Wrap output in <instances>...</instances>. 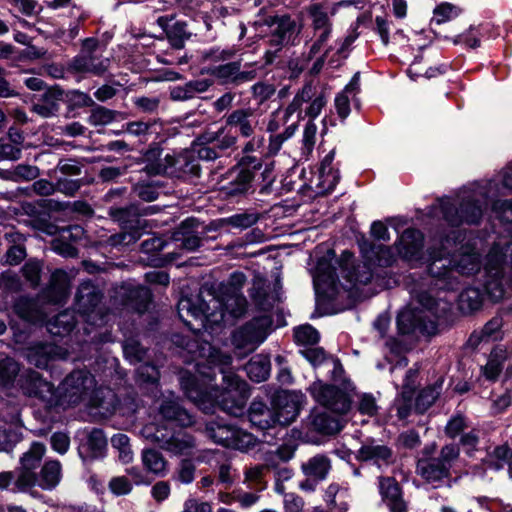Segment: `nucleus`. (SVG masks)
I'll return each mask as SVG.
<instances>
[{"label":"nucleus","instance_id":"nucleus-1","mask_svg":"<svg viewBox=\"0 0 512 512\" xmlns=\"http://www.w3.org/2000/svg\"><path fill=\"white\" fill-rule=\"evenodd\" d=\"M208 382L185 370L180 376V387L184 395L204 414L214 415L217 411L228 416L238 417L244 414L250 397V386L236 373L222 375L223 387L213 384L214 371L203 373Z\"/></svg>","mask_w":512,"mask_h":512},{"label":"nucleus","instance_id":"nucleus-2","mask_svg":"<svg viewBox=\"0 0 512 512\" xmlns=\"http://www.w3.org/2000/svg\"><path fill=\"white\" fill-rule=\"evenodd\" d=\"M246 281L243 272L234 271L227 281L217 285L205 283L195 300L191 297L180 300L179 310L186 308L188 314L196 319L209 313L211 316L219 314L218 322L223 327L234 326L248 311L249 303L242 292Z\"/></svg>","mask_w":512,"mask_h":512},{"label":"nucleus","instance_id":"nucleus-3","mask_svg":"<svg viewBox=\"0 0 512 512\" xmlns=\"http://www.w3.org/2000/svg\"><path fill=\"white\" fill-rule=\"evenodd\" d=\"M278 257L279 253L273 246L267 245L258 249V258L271 264L270 272L274 279L271 286L267 279L266 266H263V272L258 270V347L276 330L271 312L275 304L283 303L285 299L280 273L282 266Z\"/></svg>","mask_w":512,"mask_h":512},{"label":"nucleus","instance_id":"nucleus-4","mask_svg":"<svg viewBox=\"0 0 512 512\" xmlns=\"http://www.w3.org/2000/svg\"><path fill=\"white\" fill-rule=\"evenodd\" d=\"M48 107H40V112L45 117L63 116L65 119L80 116L79 109L90 107L91 113L87 119L92 126L107 125L116 120L120 112L96 104L92 97L79 89L62 91L56 87L45 96Z\"/></svg>","mask_w":512,"mask_h":512},{"label":"nucleus","instance_id":"nucleus-5","mask_svg":"<svg viewBox=\"0 0 512 512\" xmlns=\"http://www.w3.org/2000/svg\"><path fill=\"white\" fill-rule=\"evenodd\" d=\"M296 23L288 14L279 16L277 14L268 15L265 8L258 10V38L271 35L269 40L271 44L279 46L275 51L267 50L264 55L263 66L271 65L281 47L289 42L290 37L295 32Z\"/></svg>","mask_w":512,"mask_h":512},{"label":"nucleus","instance_id":"nucleus-6","mask_svg":"<svg viewBox=\"0 0 512 512\" xmlns=\"http://www.w3.org/2000/svg\"><path fill=\"white\" fill-rule=\"evenodd\" d=\"M341 386L317 379L307 388V391L322 407L335 414L346 415L352 407V398L347 392L352 382L349 378H343Z\"/></svg>","mask_w":512,"mask_h":512},{"label":"nucleus","instance_id":"nucleus-7","mask_svg":"<svg viewBox=\"0 0 512 512\" xmlns=\"http://www.w3.org/2000/svg\"><path fill=\"white\" fill-rule=\"evenodd\" d=\"M108 215L118 224L122 241L128 238L127 243L137 242L150 229L148 220L140 218V202L111 206Z\"/></svg>","mask_w":512,"mask_h":512},{"label":"nucleus","instance_id":"nucleus-8","mask_svg":"<svg viewBox=\"0 0 512 512\" xmlns=\"http://www.w3.org/2000/svg\"><path fill=\"white\" fill-rule=\"evenodd\" d=\"M19 384L25 394L45 402L50 407L60 406L64 403L65 393L62 388L55 387L54 383L48 381L36 370L29 369L22 374Z\"/></svg>","mask_w":512,"mask_h":512},{"label":"nucleus","instance_id":"nucleus-9","mask_svg":"<svg viewBox=\"0 0 512 512\" xmlns=\"http://www.w3.org/2000/svg\"><path fill=\"white\" fill-rule=\"evenodd\" d=\"M251 114L250 109L234 110L227 117L226 125L224 127H221L216 132L206 131L200 136V139L205 141V143L217 141L218 147L221 150H226L235 144L239 125Z\"/></svg>","mask_w":512,"mask_h":512},{"label":"nucleus","instance_id":"nucleus-10","mask_svg":"<svg viewBox=\"0 0 512 512\" xmlns=\"http://www.w3.org/2000/svg\"><path fill=\"white\" fill-rule=\"evenodd\" d=\"M38 294L45 305L63 306L71 294L69 274L62 268L55 269L50 275L48 284Z\"/></svg>","mask_w":512,"mask_h":512},{"label":"nucleus","instance_id":"nucleus-11","mask_svg":"<svg viewBox=\"0 0 512 512\" xmlns=\"http://www.w3.org/2000/svg\"><path fill=\"white\" fill-rule=\"evenodd\" d=\"M258 416L262 415L268 409L270 404L271 414L283 413L285 402H289L292 398H305V394L301 391H289L274 384H266L258 387Z\"/></svg>","mask_w":512,"mask_h":512},{"label":"nucleus","instance_id":"nucleus-12","mask_svg":"<svg viewBox=\"0 0 512 512\" xmlns=\"http://www.w3.org/2000/svg\"><path fill=\"white\" fill-rule=\"evenodd\" d=\"M120 303L134 313L143 315L149 312L154 302L152 290L145 285L123 284L119 291Z\"/></svg>","mask_w":512,"mask_h":512},{"label":"nucleus","instance_id":"nucleus-13","mask_svg":"<svg viewBox=\"0 0 512 512\" xmlns=\"http://www.w3.org/2000/svg\"><path fill=\"white\" fill-rule=\"evenodd\" d=\"M435 252H441L439 248H431L428 250L429 263L427 265V273L433 279V285L439 290L456 291L459 287V279L454 274V270L446 265L440 256H434Z\"/></svg>","mask_w":512,"mask_h":512},{"label":"nucleus","instance_id":"nucleus-14","mask_svg":"<svg viewBox=\"0 0 512 512\" xmlns=\"http://www.w3.org/2000/svg\"><path fill=\"white\" fill-rule=\"evenodd\" d=\"M423 232L415 227L405 229L398 238L397 251L401 258L410 262H422L424 260Z\"/></svg>","mask_w":512,"mask_h":512},{"label":"nucleus","instance_id":"nucleus-15","mask_svg":"<svg viewBox=\"0 0 512 512\" xmlns=\"http://www.w3.org/2000/svg\"><path fill=\"white\" fill-rule=\"evenodd\" d=\"M232 170H237L238 173L236 178L230 182L227 195L230 197L245 195L251 188V183L256 175V157L243 155Z\"/></svg>","mask_w":512,"mask_h":512},{"label":"nucleus","instance_id":"nucleus-16","mask_svg":"<svg viewBox=\"0 0 512 512\" xmlns=\"http://www.w3.org/2000/svg\"><path fill=\"white\" fill-rule=\"evenodd\" d=\"M379 494L390 512H407L408 507L404 500L403 487L393 476L378 477Z\"/></svg>","mask_w":512,"mask_h":512},{"label":"nucleus","instance_id":"nucleus-17","mask_svg":"<svg viewBox=\"0 0 512 512\" xmlns=\"http://www.w3.org/2000/svg\"><path fill=\"white\" fill-rule=\"evenodd\" d=\"M360 253L364 259L380 267H390L395 262L392 249L384 244L369 240L365 234L357 238Z\"/></svg>","mask_w":512,"mask_h":512},{"label":"nucleus","instance_id":"nucleus-18","mask_svg":"<svg viewBox=\"0 0 512 512\" xmlns=\"http://www.w3.org/2000/svg\"><path fill=\"white\" fill-rule=\"evenodd\" d=\"M359 462H373L378 468L395 464L396 458L391 447L387 445H362L355 454Z\"/></svg>","mask_w":512,"mask_h":512},{"label":"nucleus","instance_id":"nucleus-19","mask_svg":"<svg viewBox=\"0 0 512 512\" xmlns=\"http://www.w3.org/2000/svg\"><path fill=\"white\" fill-rule=\"evenodd\" d=\"M397 332L401 336L424 333L427 329L422 311L416 308L402 309L396 317Z\"/></svg>","mask_w":512,"mask_h":512},{"label":"nucleus","instance_id":"nucleus-20","mask_svg":"<svg viewBox=\"0 0 512 512\" xmlns=\"http://www.w3.org/2000/svg\"><path fill=\"white\" fill-rule=\"evenodd\" d=\"M416 471L427 483H439L451 477V465H445L436 458H419Z\"/></svg>","mask_w":512,"mask_h":512},{"label":"nucleus","instance_id":"nucleus-21","mask_svg":"<svg viewBox=\"0 0 512 512\" xmlns=\"http://www.w3.org/2000/svg\"><path fill=\"white\" fill-rule=\"evenodd\" d=\"M42 299L39 294L36 297L20 296L13 305L15 314L23 321L30 324H37L42 321L44 312L42 310Z\"/></svg>","mask_w":512,"mask_h":512},{"label":"nucleus","instance_id":"nucleus-22","mask_svg":"<svg viewBox=\"0 0 512 512\" xmlns=\"http://www.w3.org/2000/svg\"><path fill=\"white\" fill-rule=\"evenodd\" d=\"M78 449L79 456L83 459L96 460L105 457L107 451V437L101 428H93L87 436V442Z\"/></svg>","mask_w":512,"mask_h":512},{"label":"nucleus","instance_id":"nucleus-23","mask_svg":"<svg viewBox=\"0 0 512 512\" xmlns=\"http://www.w3.org/2000/svg\"><path fill=\"white\" fill-rule=\"evenodd\" d=\"M275 415L271 414L269 419L258 420V432H261V438L258 437V445L265 443L275 445L278 440L283 439L287 435V427L282 421H274Z\"/></svg>","mask_w":512,"mask_h":512},{"label":"nucleus","instance_id":"nucleus-24","mask_svg":"<svg viewBox=\"0 0 512 512\" xmlns=\"http://www.w3.org/2000/svg\"><path fill=\"white\" fill-rule=\"evenodd\" d=\"M484 293L481 288L468 286L457 297V308L463 315H472L482 309Z\"/></svg>","mask_w":512,"mask_h":512},{"label":"nucleus","instance_id":"nucleus-25","mask_svg":"<svg viewBox=\"0 0 512 512\" xmlns=\"http://www.w3.org/2000/svg\"><path fill=\"white\" fill-rule=\"evenodd\" d=\"M444 377H438L432 384L420 389L415 398L414 410L416 414L423 415L437 401L441 394Z\"/></svg>","mask_w":512,"mask_h":512},{"label":"nucleus","instance_id":"nucleus-26","mask_svg":"<svg viewBox=\"0 0 512 512\" xmlns=\"http://www.w3.org/2000/svg\"><path fill=\"white\" fill-rule=\"evenodd\" d=\"M94 59V56L80 53L68 62L67 70L72 74L90 73L95 76H103L107 67L103 62L94 63Z\"/></svg>","mask_w":512,"mask_h":512},{"label":"nucleus","instance_id":"nucleus-27","mask_svg":"<svg viewBox=\"0 0 512 512\" xmlns=\"http://www.w3.org/2000/svg\"><path fill=\"white\" fill-rule=\"evenodd\" d=\"M70 202H61L52 198H41L33 202H27L23 205V210L27 216H36L43 214L52 217L54 212H64L69 208Z\"/></svg>","mask_w":512,"mask_h":512},{"label":"nucleus","instance_id":"nucleus-28","mask_svg":"<svg viewBox=\"0 0 512 512\" xmlns=\"http://www.w3.org/2000/svg\"><path fill=\"white\" fill-rule=\"evenodd\" d=\"M231 343L237 350H244L250 346L253 351L256 345V316L231 333Z\"/></svg>","mask_w":512,"mask_h":512},{"label":"nucleus","instance_id":"nucleus-29","mask_svg":"<svg viewBox=\"0 0 512 512\" xmlns=\"http://www.w3.org/2000/svg\"><path fill=\"white\" fill-rule=\"evenodd\" d=\"M102 299V294L96 291L93 286H83L78 288L75 295V305L81 315H90Z\"/></svg>","mask_w":512,"mask_h":512},{"label":"nucleus","instance_id":"nucleus-30","mask_svg":"<svg viewBox=\"0 0 512 512\" xmlns=\"http://www.w3.org/2000/svg\"><path fill=\"white\" fill-rule=\"evenodd\" d=\"M326 288L320 289L319 287L315 288L316 292V305L317 308H321L324 305L326 306L323 311L320 312L321 316L324 315H334L337 314L340 310H336L331 306V304L336 301L338 294H339V283L340 281L330 282V281H321Z\"/></svg>","mask_w":512,"mask_h":512},{"label":"nucleus","instance_id":"nucleus-31","mask_svg":"<svg viewBox=\"0 0 512 512\" xmlns=\"http://www.w3.org/2000/svg\"><path fill=\"white\" fill-rule=\"evenodd\" d=\"M242 67V59L233 60L226 64L202 67L200 74L210 75L219 80L221 84H234L235 74Z\"/></svg>","mask_w":512,"mask_h":512},{"label":"nucleus","instance_id":"nucleus-32","mask_svg":"<svg viewBox=\"0 0 512 512\" xmlns=\"http://www.w3.org/2000/svg\"><path fill=\"white\" fill-rule=\"evenodd\" d=\"M254 224H256V213H240L211 221L206 230L218 231L229 226L237 229H246Z\"/></svg>","mask_w":512,"mask_h":512},{"label":"nucleus","instance_id":"nucleus-33","mask_svg":"<svg viewBox=\"0 0 512 512\" xmlns=\"http://www.w3.org/2000/svg\"><path fill=\"white\" fill-rule=\"evenodd\" d=\"M335 259L336 252L333 248H328L324 255L317 258L315 269L318 281H338Z\"/></svg>","mask_w":512,"mask_h":512},{"label":"nucleus","instance_id":"nucleus-34","mask_svg":"<svg viewBox=\"0 0 512 512\" xmlns=\"http://www.w3.org/2000/svg\"><path fill=\"white\" fill-rule=\"evenodd\" d=\"M335 264L340 268L342 277L350 284L366 283L359 272V266L355 264L354 253L348 249L342 251L340 257L336 256Z\"/></svg>","mask_w":512,"mask_h":512},{"label":"nucleus","instance_id":"nucleus-35","mask_svg":"<svg viewBox=\"0 0 512 512\" xmlns=\"http://www.w3.org/2000/svg\"><path fill=\"white\" fill-rule=\"evenodd\" d=\"M159 411L163 419L174 421L181 427H187L192 424L191 415L176 401H163Z\"/></svg>","mask_w":512,"mask_h":512},{"label":"nucleus","instance_id":"nucleus-36","mask_svg":"<svg viewBox=\"0 0 512 512\" xmlns=\"http://www.w3.org/2000/svg\"><path fill=\"white\" fill-rule=\"evenodd\" d=\"M459 214L462 225H479L483 217L482 204L475 198H463L459 203Z\"/></svg>","mask_w":512,"mask_h":512},{"label":"nucleus","instance_id":"nucleus-37","mask_svg":"<svg viewBox=\"0 0 512 512\" xmlns=\"http://www.w3.org/2000/svg\"><path fill=\"white\" fill-rule=\"evenodd\" d=\"M61 480V463L59 460H49L44 463L38 474V486L43 490L54 489Z\"/></svg>","mask_w":512,"mask_h":512},{"label":"nucleus","instance_id":"nucleus-38","mask_svg":"<svg viewBox=\"0 0 512 512\" xmlns=\"http://www.w3.org/2000/svg\"><path fill=\"white\" fill-rule=\"evenodd\" d=\"M24 84L28 89H30L32 91H43V93L38 96V102L34 103L32 105V111L42 118H46V117L43 116L41 113H39L40 107H48V104L45 101L46 94H48V92H51L52 90H54L56 87L60 88L62 91L69 90V89H64L59 84L48 85L43 79L38 78V77L26 78L24 80Z\"/></svg>","mask_w":512,"mask_h":512},{"label":"nucleus","instance_id":"nucleus-39","mask_svg":"<svg viewBox=\"0 0 512 512\" xmlns=\"http://www.w3.org/2000/svg\"><path fill=\"white\" fill-rule=\"evenodd\" d=\"M28 360L37 368L48 369L54 360V346L46 343H36L29 349Z\"/></svg>","mask_w":512,"mask_h":512},{"label":"nucleus","instance_id":"nucleus-40","mask_svg":"<svg viewBox=\"0 0 512 512\" xmlns=\"http://www.w3.org/2000/svg\"><path fill=\"white\" fill-rule=\"evenodd\" d=\"M311 426L314 431L325 436L335 435L342 430L339 420L327 412L313 415Z\"/></svg>","mask_w":512,"mask_h":512},{"label":"nucleus","instance_id":"nucleus-41","mask_svg":"<svg viewBox=\"0 0 512 512\" xmlns=\"http://www.w3.org/2000/svg\"><path fill=\"white\" fill-rule=\"evenodd\" d=\"M303 472L307 476H313L317 480H324L330 469L331 461L323 454H317L309 459L307 464L302 466Z\"/></svg>","mask_w":512,"mask_h":512},{"label":"nucleus","instance_id":"nucleus-42","mask_svg":"<svg viewBox=\"0 0 512 512\" xmlns=\"http://www.w3.org/2000/svg\"><path fill=\"white\" fill-rule=\"evenodd\" d=\"M320 339L319 331L309 323L293 328V341L298 346H315L320 342Z\"/></svg>","mask_w":512,"mask_h":512},{"label":"nucleus","instance_id":"nucleus-43","mask_svg":"<svg viewBox=\"0 0 512 512\" xmlns=\"http://www.w3.org/2000/svg\"><path fill=\"white\" fill-rule=\"evenodd\" d=\"M46 452V446L39 441H33L29 450L23 453L20 458L21 468L35 471L40 466Z\"/></svg>","mask_w":512,"mask_h":512},{"label":"nucleus","instance_id":"nucleus-44","mask_svg":"<svg viewBox=\"0 0 512 512\" xmlns=\"http://www.w3.org/2000/svg\"><path fill=\"white\" fill-rule=\"evenodd\" d=\"M174 171L199 177L201 173V166L196 159L195 152L187 149L180 152L178 154V161Z\"/></svg>","mask_w":512,"mask_h":512},{"label":"nucleus","instance_id":"nucleus-45","mask_svg":"<svg viewBox=\"0 0 512 512\" xmlns=\"http://www.w3.org/2000/svg\"><path fill=\"white\" fill-rule=\"evenodd\" d=\"M462 9L454 5L450 2H441L436 5L433 10V17L430 20V26L433 24L441 25L443 23L449 22L456 17H458L462 13Z\"/></svg>","mask_w":512,"mask_h":512},{"label":"nucleus","instance_id":"nucleus-46","mask_svg":"<svg viewBox=\"0 0 512 512\" xmlns=\"http://www.w3.org/2000/svg\"><path fill=\"white\" fill-rule=\"evenodd\" d=\"M142 462L148 472L164 476L167 461L162 453L156 449H145L142 453Z\"/></svg>","mask_w":512,"mask_h":512},{"label":"nucleus","instance_id":"nucleus-47","mask_svg":"<svg viewBox=\"0 0 512 512\" xmlns=\"http://www.w3.org/2000/svg\"><path fill=\"white\" fill-rule=\"evenodd\" d=\"M306 403L305 398H292L289 402H285L283 413H275L274 421H282L284 425H290L299 416L304 404Z\"/></svg>","mask_w":512,"mask_h":512},{"label":"nucleus","instance_id":"nucleus-48","mask_svg":"<svg viewBox=\"0 0 512 512\" xmlns=\"http://www.w3.org/2000/svg\"><path fill=\"white\" fill-rule=\"evenodd\" d=\"M90 381L89 372L81 369L73 370L70 374H68L63 381L62 390L66 394L68 389L76 390L77 392H82L87 389V383Z\"/></svg>","mask_w":512,"mask_h":512},{"label":"nucleus","instance_id":"nucleus-49","mask_svg":"<svg viewBox=\"0 0 512 512\" xmlns=\"http://www.w3.org/2000/svg\"><path fill=\"white\" fill-rule=\"evenodd\" d=\"M43 262L38 259H29L21 268V273L25 281L33 289L40 286Z\"/></svg>","mask_w":512,"mask_h":512},{"label":"nucleus","instance_id":"nucleus-50","mask_svg":"<svg viewBox=\"0 0 512 512\" xmlns=\"http://www.w3.org/2000/svg\"><path fill=\"white\" fill-rule=\"evenodd\" d=\"M187 23L185 21H176L169 30H167L166 38L173 49L180 50L185 46V39L190 34L186 33Z\"/></svg>","mask_w":512,"mask_h":512},{"label":"nucleus","instance_id":"nucleus-51","mask_svg":"<svg viewBox=\"0 0 512 512\" xmlns=\"http://www.w3.org/2000/svg\"><path fill=\"white\" fill-rule=\"evenodd\" d=\"M481 290L484 293V297L487 296L492 303L500 302L506 293L502 276L494 275L485 282Z\"/></svg>","mask_w":512,"mask_h":512},{"label":"nucleus","instance_id":"nucleus-52","mask_svg":"<svg viewBox=\"0 0 512 512\" xmlns=\"http://www.w3.org/2000/svg\"><path fill=\"white\" fill-rule=\"evenodd\" d=\"M439 208L442 218L451 227H460L462 220L460 219L459 206L457 207L449 198L443 197L439 199Z\"/></svg>","mask_w":512,"mask_h":512},{"label":"nucleus","instance_id":"nucleus-53","mask_svg":"<svg viewBox=\"0 0 512 512\" xmlns=\"http://www.w3.org/2000/svg\"><path fill=\"white\" fill-rule=\"evenodd\" d=\"M138 380L147 385H157L160 380L159 367L153 362H146L137 368Z\"/></svg>","mask_w":512,"mask_h":512},{"label":"nucleus","instance_id":"nucleus-54","mask_svg":"<svg viewBox=\"0 0 512 512\" xmlns=\"http://www.w3.org/2000/svg\"><path fill=\"white\" fill-rule=\"evenodd\" d=\"M158 187L160 185L153 182H138L133 185L132 192L142 201L153 202L159 197Z\"/></svg>","mask_w":512,"mask_h":512},{"label":"nucleus","instance_id":"nucleus-55","mask_svg":"<svg viewBox=\"0 0 512 512\" xmlns=\"http://www.w3.org/2000/svg\"><path fill=\"white\" fill-rule=\"evenodd\" d=\"M238 49L231 47L226 49H220L219 47H212L205 50L202 53V59L204 61L220 62L229 61L235 58Z\"/></svg>","mask_w":512,"mask_h":512},{"label":"nucleus","instance_id":"nucleus-56","mask_svg":"<svg viewBox=\"0 0 512 512\" xmlns=\"http://www.w3.org/2000/svg\"><path fill=\"white\" fill-rule=\"evenodd\" d=\"M467 427L466 416L462 413H457L448 420L444 433L448 438L455 439L460 436Z\"/></svg>","mask_w":512,"mask_h":512},{"label":"nucleus","instance_id":"nucleus-57","mask_svg":"<svg viewBox=\"0 0 512 512\" xmlns=\"http://www.w3.org/2000/svg\"><path fill=\"white\" fill-rule=\"evenodd\" d=\"M421 438L419 432L414 429H408L406 431L401 432L395 442V445L398 448H404L408 450H413L421 445Z\"/></svg>","mask_w":512,"mask_h":512},{"label":"nucleus","instance_id":"nucleus-58","mask_svg":"<svg viewBox=\"0 0 512 512\" xmlns=\"http://www.w3.org/2000/svg\"><path fill=\"white\" fill-rule=\"evenodd\" d=\"M38 485V474L32 470L21 468V471L14 482L15 489L20 492H26L35 485Z\"/></svg>","mask_w":512,"mask_h":512},{"label":"nucleus","instance_id":"nucleus-59","mask_svg":"<svg viewBox=\"0 0 512 512\" xmlns=\"http://www.w3.org/2000/svg\"><path fill=\"white\" fill-rule=\"evenodd\" d=\"M198 140L201 141V143L203 145H201L199 147V149L197 150V156H196L197 160L198 159L206 160V161L215 160L218 157H220L221 152L224 151L218 147L217 141L205 143V141L201 140L200 137L198 138Z\"/></svg>","mask_w":512,"mask_h":512},{"label":"nucleus","instance_id":"nucleus-60","mask_svg":"<svg viewBox=\"0 0 512 512\" xmlns=\"http://www.w3.org/2000/svg\"><path fill=\"white\" fill-rule=\"evenodd\" d=\"M83 185L82 179L59 178L55 182V191L61 192L66 196H75Z\"/></svg>","mask_w":512,"mask_h":512},{"label":"nucleus","instance_id":"nucleus-61","mask_svg":"<svg viewBox=\"0 0 512 512\" xmlns=\"http://www.w3.org/2000/svg\"><path fill=\"white\" fill-rule=\"evenodd\" d=\"M123 354L127 359L141 361L145 350L138 340L129 338L123 343Z\"/></svg>","mask_w":512,"mask_h":512},{"label":"nucleus","instance_id":"nucleus-62","mask_svg":"<svg viewBox=\"0 0 512 512\" xmlns=\"http://www.w3.org/2000/svg\"><path fill=\"white\" fill-rule=\"evenodd\" d=\"M299 353L314 368L319 367L327 359V353L325 349L320 346L300 350Z\"/></svg>","mask_w":512,"mask_h":512},{"label":"nucleus","instance_id":"nucleus-63","mask_svg":"<svg viewBox=\"0 0 512 512\" xmlns=\"http://www.w3.org/2000/svg\"><path fill=\"white\" fill-rule=\"evenodd\" d=\"M109 489L115 496L128 495L132 489V483L125 476H116L109 481Z\"/></svg>","mask_w":512,"mask_h":512},{"label":"nucleus","instance_id":"nucleus-64","mask_svg":"<svg viewBox=\"0 0 512 512\" xmlns=\"http://www.w3.org/2000/svg\"><path fill=\"white\" fill-rule=\"evenodd\" d=\"M14 182L30 181L38 177L39 168L29 164H18L13 168Z\"/></svg>","mask_w":512,"mask_h":512}]
</instances>
